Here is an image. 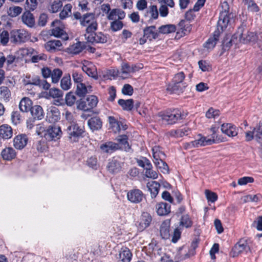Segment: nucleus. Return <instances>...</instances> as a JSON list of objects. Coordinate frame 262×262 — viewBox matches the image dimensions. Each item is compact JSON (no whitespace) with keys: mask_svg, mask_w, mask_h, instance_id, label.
<instances>
[{"mask_svg":"<svg viewBox=\"0 0 262 262\" xmlns=\"http://www.w3.org/2000/svg\"><path fill=\"white\" fill-rule=\"evenodd\" d=\"M257 38L256 34L250 32L243 27L238 28L237 32L232 37L231 42L235 43L238 42L247 43L251 41H254Z\"/></svg>","mask_w":262,"mask_h":262,"instance_id":"obj_1","label":"nucleus"},{"mask_svg":"<svg viewBox=\"0 0 262 262\" xmlns=\"http://www.w3.org/2000/svg\"><path fill=\"white\" fill-rule=\"evenodd\" d=\"M80 24L86 27V33L88 34L96 31L98 28V23L95 15L92 13L83 15L80 20Z\"/></svg>","mask_w":262,"mask_h":262,"instance_id":"obj_2","label":"nucleus"},{"mask_svg":"<svg viewBox=\"0 0 262 262\" xmlns=\"http://www.w3.org/2000/svg\"><path fill=\"white\" fill-rule=\"evenodd\" d=\"M98 102V99L96 96L90 95L85 99H80L77 102V108L83 111H91L96 107Z\"/></svg>","mask_w":262,"mask_h":262,"instance_id":"obj_3","label":"nucleus"},{"mask_svg":"<svg viewBox=\"0 0 262 262\" xmlns=\"http://www.w3.org/2000/svg\"><path fill=\"white\" fill-rule=\"evenodd\" d=\"M186 75L184 72L181 71L176 73L172 79L171 88L173 91H179L183 92L187 86L185 82Z\"/></svg>","mask_w":262,"mask_h":262,"instance_id":"obj_4","label":"nucleus"},{"mask_svg":"<svg viewBox=\"0 0 262 262\" xmlns=\"http://www.w3.org/2000/svg\"><path fill=\"white\" fill-rule=\"evenodd\" d=\"M51 25L53 27L51 29V35L65 40L68 39L69 36L65 31V26L61 20L55 19Z\"/></svg>","mask_w":262,"mask_h":262,"instance_id":"obj_5","label":"nucleus"},{"mask_svg":"<svg viewBox=\"0 0 262 262\" xmlns=\"http://www.w3.org/2000/svg\"><path fill=\"white\" fill-rule=\"evenodd\" d=\"M251 251L249 242L247 239H241L232 248L230 252V256L232 257H237L241 254Z\"/></svg>","mask_w":262,"mask_h":262,"instance_id":"obj_6","label":"nucleus"},{"mask_svg":"<svg viewBox=\"0 0 262 262\" xmlns=\"http://www.w3.org/2000/svg\"><path fill=\"white\" fill-rule=\"evenodd\" d=\"M29 34L24 29L13 30L10 32V41L14 45H20L29 38Z\"/></svg>","mask_w":262,"mask_h":262,"instance_id":"obj_7","label":"nucleus"},{"mask_svg":"<svg viewBox=\"0 0 262 262\" xmlns=\"http://www.w3.org/2000/svg\"><path fill=\"white\" fill-rule=\"evenodd\" d=\"M68 137L71 142H77L80 137L82 136L84 132V127L80 126L77 124H70L67 129Z\"/></svg>","mask_w":262,"mask_h":262,"instance_id":"obj_8","label":"nucleus"},{"mask_svg":"<svg viewBox=\"0 0 262 262\" xmlns=\"http://www.w3.org/2000/svg\"><path fill=\"white\" fill-rule=\"evenodd\" d=\"M183 114L181 111L177 109L170 112H167L161 115L162 120L168 124L176 123L178 120L182 119Z\"/></svg>","mask_w":262,"mask_h":262,"instance_id":"obj_9","label":"nucleus"},{"mask_svg":"<svg viewBox=\"0 0 262 262\" xmlns=\"http://www.w3.org/2000/svg\"><path fill=\"white\" fill-rule=\"evenodd\" d=\"M142 67H139L135 64H129L128 63H123L120 71H117V75L122 79L130 77L132 74L138 71Z\"/></svg>","mask_w":262,"mask_h":262,"instance_id":"obj_10","label":"nucleus"},{"mask_svg":"<svg viewBox=\"0 0 262 262\" xmlns=\"http://www.w3.org/2000/svg\"><path fill=\"white\" fill-rule=\"evenodd\" d=\"M224 6L225 8L224 11H222L221 12L217 22V28L219 31H223L227 28L229 22V17L228 11L229 8L226 2H224L222 4V7Z\"/></svg>","mask_w":262,"mask_h":262,"instance_id":"obj_11","label":"nucleus"},{"mask_svg":"<svg viewBox=\"0 0 262 262\" xmlns=\"http://www.w3.org/2000/svg\"><path fill=\"white\" fill-rule=\"evenodd\" d=\"M62 132L59 126H51L46 131L43 135L45 138L49 141H56L60 138Z\"/></svg>","mask_w":262,"mask_h":262,"instance_id":"obj_12","label":"nucleus"},{"mask_svg":"<svg viewBox=\"0 0 262 262\" xmlns=\"http://www.w3.org/2000/svg\"><path fill=\"white\" fill-rule=\"evenodd\" d=\"M222 140L216 138L214 139H208L206 137H201L199 139L195 140L189 143H187V146H185V147H198L201 146L211 145L213 143H219Z\"/></svg>","mask_w":262,"mask_h":262,"instance_id":"obj_13","label":"nucleus"},{"mask_svg":"<svg viewBox=\"0 0 262 262\" xmlns=\"http://www.w3.org/2000/svg\"><path fill=\"white\" fill-rule=\"evenodd\" d=\"M85 37L88 41L95 43H104L106 41V37L101 32L93 31L88 34H85Z\"/></svg>","mask_w":262,"mask_h":262,"instance_id":"obj_14","label":"nucleus"},{"mask_svg":"<svg viewBox=\"0 0 262 262\" xmlns=\"http://www.w3.org/2000/svg\"><path fill=\"white\" fill-rule=\"evenodd\" d=\"M195 254L194 249H188L187 247L180 248L175 257L176 262H180L194 255Z\"/></svg>","mask_w":262,"mask_h":262,"instance_id":"obj_15","label":"nucleus"},{"mask_svg":"<svg viewBox=\"0 0 262 262\" xmlns=\"http://www.w3.org/2000/svg\"><path fill=\"white\" fill-rule=\"evenodd\" d=\"M60 118V112L58 108L51 106L47 111L46 120L51 123L57 122Z\"/></svg>","mask_w":262,"mask_h":262,"instance_id":"obj_16","label":"nucleus"},{"mask_svg":"<svg viewBox=\"0 0 262 262\" xmlns=\"http://www.w3.org/2000/svg\"><path fill=\"white\" fill-rule=\"evenodd\" d=\"M149 247L152 248V252L158 259L160 262H173L172 260L170 259L169 257L165 254L161 248H159L158 246L155 245L153 247L152 244L149 245Z\"/></svg>","mask_w":262,"mask_h":262,"instance_id":"obj_17","label":"nucleus"},{"mask_svg":"<svg viewBox=\"0 0 262 262\" xmlns=\"http://www.w3.org/2000/svg\"><path fill=\"white\" fill-rule=\"evenodd\" d=\"M222 132L229 137H233L237 135L238 129L231 123H224L221 126Z\"/></svg>","mask_w":262,"mask_h":262,"instance_id":"obj_18","label":"nucleus"},{"mask_svg":"<svg viewBox=\"0 0 262 262\" xmlns=\"http://www.w3.org/2000/svg\"><path fill=\"white\" fill-rule=\"evenodd\" d=\"M151 220V216L148 213H142L137 226L138 229L140 231H143L149 226Z\"/></svg>","mask_w":262,"mask_h":262,"instance_id":"obj_19","label":"nucleus"},{"mask_svg":"<svg viewBox=\"0 0 262 262\" xmlns=\"http://www.w3.org/2000/svg\"><path fill=\"white\" fill-rule=\"evenodd\" d=\"M128 200L132 203H138L140 202L143 198V193L139 189H134L127 193Z\"/></svg>","mask_w":262,"mask_h":262,"instance_id":"obj_20","label":"nucleus"},{"mask_svg":"<svg viewBox=\"0 0 262 262\" xmlns=\"http://www.w3.org/2000/svg\"><path fill=\"white\" fill-rule=\"evenodd\" d=\"M28 142L26 135L21 134L16 136L13 139V145L15 148L21 149L24 148Z\"/></svg>","mask_w":262,"mask_h":262,"instance_id":"obj_21","label":"nucleus"},{"mask_svg":"<svg viewBox=\"0 0 262 262\" xmlns=\"http://www.w3.org/2000/svg\"><path fill=\"white\" fill-rule=\"evenodd\" d=\"M156 211L159 216H165L170 212V205L164 202H160L156 204Z\"/></svg>","mask_w":262,"mask_h":262,"instance_id":"obj_22","label":"nucleus"},{"mask_svg":"<svg viewBox=\"0 0 262 262\" xmlns=\"http://www.w3.org/2000/svg\"><path fill=\"white\" fill-rule=\"evenodd\" d=\"M125 16V13L120 9H112L107 16L109 20L113 21L122 20Z\"/></svg>","mask_w":262,"mask_h":262,"instance_id":"obj_23","label":"nucleus"},{"mask_svg":"<svg viewBox=\"0 0 262 262\" xmlns=\"http://www.w3.org/2000/svg\"><path fill=\"white\" fill-rule=\"evenodd\" d=\"M82 69L89 76L95 79H98L96 68L92 63L86 62V64L83 65Z\"/></svg>","mask_w":262,"mask_h":262,"instance_id":"obj_24","label":"nucleus"},{"mask_svg":"<svg viewBox=\"0 0 262 262\" xmlns=\"http://www.w3.org/2000/svg\"><path fill=\"white\" fill-rule=\"evenodd\" d=\"M143 33L146 38L149 40H151L157 38L159 33L158 32L155 26H151L145 28L143 30Z\"/></svg>","mask_w":262,"mask_h":262,"instance_id":"obj_25","label":"nucleus"},{"mask_svg":"<svg viewBox=\"0 0 262 262\" xmlns=\"http://www.w3.org/2000/svg\"><path fill=\"white\" fill-rule=\"evenodd\" d=\"M31 116L34 119L41 120L44 117V112L42 107L39 105H35L30 110Z\"/></svg>","mask_w":262,"mask_h":262,"instance_id":"obj_26","label":"nucleus"},{"mask_svg":"<svg viewBox=\"0 0 262 262\" xmlns=\"http://www.w3.org/2000/svg\"><path fill=\"white\" fill-rule=\"evenodd\" d=\"M178 26L177 34H180L181 36L187 35L191 31V25L187 21L182 20L179 23Z\"/></svg>","mask_w":262,"mask_h":262,"instance_id":"obj_27","label":"nucleus"},{"mask_svg":"<svg viewBox=\"0 0 262 262\" xmlns=\"http://www.w3.org/2000/svg\"><path fill=\"white\" fill-rule=\"evenodd\" d=\"M1 155L4 160L11 161L15 158L16 152L12 147H8L2 150Z\"/></svg>","mask_w":262,"mask_h":262,"instance_id":"obj_28","label":"nucleus"},{"mask_svg":"<svg viewBox=\"0 0 262 262\" xmlns=\"http://www.w3.org/2000/svg\"><path fill=\"white\" fill-rule=\"evenodd\" d=\"M100 148L103 152L110 153L119 149V145L117 143L110 141L101 144Z\"/></svg>","mask_w":262,"mask_h":262,"instance_id":"obj_29","label":"nucleus"},{"mask_svg":"<svg viewBox=\"0 0 262 262\" xmlns=\"http://www.w3.org/2000/svg\"><path fill=\"white\" fill-rule=\"evenodd\" d=\"M61 46L62 43L59 40H50L45 45L46 49L49 52H55L56 50H59Z\"/></svg>","mask_w":262,"mask_h":262,"instance_id":"obj_30","label":"nucleus"},{"mask_svg":"<svg viewBox=\"0 0 262 262\" xmlns=\"http://www.w3.org/2000/svg\"><path fill=\"white\" fill-rule=\"evenodd\" d=\"M32 101L28 97H24L19 102V108L23 112H28L32 107Z\"/></svg>","mask_w":262,"mask_h":262,"instance_id":"obj_31","label":"nucleus"},{"mask_svg":"<svg viewBox=\"0 0 262 262\" xmlns=\"http://www.w3.org/2000/svg\"><path fill=\"white\" fill-rule=\"evenodd\" d=\"M21 19L23 23L29 27H33L35 24L33 15L29 11H26L23 13Z\"/></svg>","mask_w":262,"mask_h":262,"instance_id":"obj_32","label":"nucleus"},{"mask_svg":"<svg viewBox=\"0 0 262 262\" xmlns=\"http://www.w3.org/2000/svg\"><path fill=\"white\" fill-rule=\"evenodd\" d=\"M132 257V254L126 247H122L119 254V259L121 262H129Z\"/></svg>","mask_w":262,"mask_h":262,"instance_id":"obj_33","label":"nucleus"},{"mask_svg":"<svg viewBox=\"0 0 262 262\" xmlns=\"http://www.w3.org/2000/svg\"><path fill=\"white\" fill-rule=\"evenodd\" d=\"M160 185L156 181H151L147 183V187L150 192L151 197L155 198L159 193Z\"/></svg>","mask_w":262,"mask_h":262,"instance_id":"obj_34","label":"nucleus"},{"mask_svg":"<svg viewBox=\"0 0 262 262\" xmlns=\"http://www.w3.org/2000/svg\"><path fill=\"white\" fill-rule=\"evenodd\" d=\"M62 7L61 0H50L48 7V11L52 13L58 12Z\"/></svg>","mask_w":262,"mask_h":262,"instance_id":"obj_35","label":"nucleus"},{"mask_svg":"<svg viewBox=\"0 0 262 262\" xmlns=\"http://www.w3.org/2000/svg\"><path fill=\"white\" fill-rule=\"evenodd\" d=\"M190 132V130L188 127L184 126L176 130H172L169 132V134L172 137L179 138L188 135Z\"/></svg>","mask_w":262,"mask_h":262,"instance_id":"obj_36","label":"nucleus"},{"mask_svg":"<svg viewBox=\"0 0 262 262\" xmlns=\"http://www.w3.org/2000/svg\"><path fill=\"white\" fill-rule=\"evenodd\" d=\"M88 124L93 131L100 129L102 127V121L98 117H92L88 120Z\"/></svg>","mask_w":262,"mask_h":262,"instance_id":"obj_37","label":"nucleus"},{"mask_svg":"<svg viewBox=\"0 0 262 262\" xmlns=\"http://www.w3.org/2000/svg\"><path fill=\"white\" fill-rule=\"evenodd\" d=\"M13 134L11 126L4 124L0 126V137L3 139H8L12 137Z\"/></svg>","mask_w":262,"mask_h":262,"instance_id":"obj_38","label":"nucleus"},{"mask_svg":"<svg viewBox=\"0 0 262 262\" xmlns=\"http://www.w3.org/2000/svg\"><path fill=\"white\" fill-rule=\"evenodd\" d=\"M170 223L168 221L163 222L160 226V234L163 239H168L170 237Z\"/></svg>","mask_w":262,"mask_h":262,"instance_id":"obj_39","label":"nucleus"},{"mask_svg":"<svg viewBox=\"0 0 262 262\" xmlns=\"http://www.w3.org/2000/svg\"><path fill=\"white\" fill-rule=\"evenodd\" d=\"M153 162L161 159H164L165 154L161 150L159 146H155L152 148Z\"/></svg>","mask_w":262,"mask_h":262,"instance_id":"obj_40","label":"nucleus"},{"mask_svg":"<svg viewBox=\"0 0 262 262\" xmlns=\"http://www.w3.org/2000/svg\"><path fill=\"white\" fill-rule=\"evenodd\" d=\"M83 49L82 43L78 42L69 47L67 49L66 51L70 54H77L81 52Z\"/></svg>","mask_w":262,"mask_h":262,"instance_id":"obj_41","label":"nucleus"},{"mask_svg":"<svg viewBox=\"0 0 262 262\" xmlns=\"http://www.w3.org/2000/svg\"><path fill=\"white\" fill-rule=\"evenodd\" d=\"M108 170L112 173H117L121 170L120 163L116 160L113 159L108 163L107 165Z\"/></svg>","mask_w":262,"mask_h":262,"instance_id":"obj_42","label":"nucleus"},{"mask_svg":"<svg viewBox=\"0 0 262 262\" xmlns=\"http://www.w3.org/2000/svg\"><path fill=\"white\" fill-rule=\"evenodd\" d=\"M118 104L123 110L130 111L134 107V100L132 99L127 100L120 99L118 100Z\"/></svg>","mask_w":262,"mask_h":262,"instance_id":"obj_43","label":"nucleus"},{"mask_svg":"<svg viewBox=\"0 0 262 262\" xmlns=\"http://www.w3.org/2000/svg\"><path fill=\"white\" fill-rule=\"evenodd\" d=\"M92 91V86L89 85L86 86L83 83H80L77 85L76 93L79 96H83L86 93H89Z\"/></svg>","mask_w":262,"mask_h":262,"instance_id":"obj_44","label":"nucleus"},{"mask_svg":"<svg viewBox=\"0 0 262 262\" xmlns=\"http://www.w3.org/2000/svg\"><path fill=\"white\" fill-rule=\"evenodd\" d=\"M164 159H161L154 162L156 167L159 169L161 172L163 173L168 174L169 172V169L168 165L164 161Z\"/></svg>","mask_w":262,"mask_h":262,"instance_id":"obj_45","label":"nucleus"},{"mask_svg":"<svg viewBox=\"0 0 262 262\" xmlns=\"http://www.w3.org/2000/svg\"><path fill=\"white\" fill-rule=\"evenodd\" d=\"M11 92L7 86H0V99L5 102L9 101L11 98Z\"/></svg>","mask_w":262,"mask_h":262,"instance_id":"obj_46","label":"nucleus"},{"mask_svg":"<svg viewBox=\"0 0 262 262\" xmlns=\"http://www.w3.org/2000/svg\"><path fill=\"white\" fill-rule=\"evenodd\" d=\"M128 138L126 135L119 136L117 138L119 142V148H121L125 151H128L130 149L128 143L127 142Z\"/></svg>","mask_w":262,"mask_h":262,"instance_id":"obj_47","label":"nucleus"},{"mask_svg":"<svg viewBox=\"0 0 262 262\" xmlns=\"http://www.w3.org/2000/svg\"><path fill=\"white\" fill-rule=\"evenodd\" d=\"M176 31V26L172 24H167L160 26L158 29L159 33L169 34Z\"/></svg>","mask_w":262,"mask_h":262,"instance_id":"obj_48","label":"nucleus"},{"mask_svg":"<svg viewBox=\"0 0 262 262\" xmlns=\"http://www.w3.org/2000/svg\"><path fill=\"white\" fill-rule=\"evenodd\" d=\"M262 196L260 194H256L254 195L248 194L242 197L241 200L244 203H246L250 202L257 203L260 200Z\"/></svg>","mask_w":262,"mask_h":262,"instance_id":"obj_49","label":"nucleus"},{"mask_svg":"<svg viewBox=\"0 0 262 262\" xmlns=\"http://www.w3.org/2000/svg\"><path fill=\"white\" fill-rule=\"evenodd\" d=\"M38 5L37 0H26L24 4V8L26 11H33L37 9Z\"/></svg>","mask_w":262,"mask_h":262,"instance_id":"obj_50","label":"nucleus"},{"mask_svg":"<svg viewBox=\"0 0 262 262\" xmlns=\"http://www.w3.org/2000/svg\"><path fill=\"white\" fill-rule=\"evenodd\" d=\"M243 3L246 5L248 11L252 12H257L259 8L253 0H243Z\"/></svg>","mask_w":262,"mask_h":262,"instance_id":"obj_51","label":"nucleus"},{"mask_svg":"<svg viewBox=\"0 0 262 262\" xmlns=\"http://www.w3.org/2000/svg\"><path fill=\"white\" fill-rule=\"evenodd\" d=\"M60 86L62 89L64 91H67L70 89L71 86V80L69 74L64 75L61 79Z\"/></svg>","mask_w":262,"mask_h":262,"instance_id":"obj_52","label":"nucleus"},{"mask_svg":"<svg viewBox=\"0 0 262 262\" xmlns=\"http://www.w3.org/2000/svg\"><path fill=\"white\" fill-rule=\"evenodd\" d=\"M62 75V71L58 69H54L52 71L50 77H51L52 82L54 83H57Z\"/></svg>","mask_w":262,"mask_h":262,"instance_id":"obj_53","label":"nucleus"},{"mask_svg":"<svg viewBox=\"0 0 262 262\" xmlns=\"http://www.w3.org/2000/svg\"><path fill=\"white\" fill-rule=\"evenodd\" d=\"M72 6L71 4L66 5L61 11L59 13V17L60 19L63 20L67 18L71 14Z\"/></svg>","mask_w":262,"mask_h":262,"instance_id":"obj_54","label":"nucleus"},{"mask_svg":"<svg viewBox=\"0 0 262 262\" xmlns=\"http://www.w3.org/2000/svg\"><path fill=\"white\" fill-rule=\"evenodd\" d=\"M24 85H38L40 84V80L38 77L31 78L30 76H26L23 79Z\"/></svg>","mask_w":262,"mask_h":262,"instance_id":"obj_55","label":"nucleus"},{"mask_svg":"<svg viewBox=\"0 0 262 262\" xmlns=\"http://www.w3.org/2000/svg\"><path fill=\"white\" fill-rule=\"evenodd\" d=\"M147 13L150 15V19L156 20L158 18L159 11L156 5L149 6Z\"/></svg>","mask_w":262,"mask_h":262,"instance_id":"obj_56","label":"nucleus"},{"mask_svg":"<svg viewBox=\"0 0 262 262\" xmlns=\"http://www.w3.org/2000/svg\"><path fill=\"white\" fill-rule=\"evenodd\" d=\"M218 37V35H214L213 37L209 38L204 44V47L208 50L212 49L216 44L219 39Z\"/></svg>","mask_w":262,"mask_h":262,"instance_id":"obj_57","label":"nucleus"},{"mask_svg":"<svg viewBox=\"0 0 262 262\" xmlns=\"http://www.w3.org/2000/svg\"><path fill=\"white\" fill-rule=\"evenodd\" d=\"M145 176L146 177L152 179H156L158 177V173L152 169L151 164H150V167L145 168Z\"/></svg>","mask_w":262,"mask_h":262,"instance_id":"obj_58","label":"nucleus"},{"mask_svg":"<svg viewBox=\"0 0 262 262\" xmlns=\"http://www.w3.org/2000/svg\"><path fill=\"white\" fill-rule=\"evenodd\" d=\"M108 119L111 127L114 132H119L121 130L119 122L113 116H109Z\"/></svg>","mask_w":262,"mask_h":262,"instance_id":"obj_59","label":"nucleus"},{"mask_svg":"<svg viewBox=\"0 0 262 262\" xmlns=\"http://www.w3.org/2000/svg\"><path fill=\"white\" fill-rule=\"evenodd\" d=\"M22 10V8L19 6H13L9 8L8 14L11 17H16L21 13Z\"/></svg>","mask_w":262,"mask_h":262,"instance_id":"obj_60","label":"nucleus"},{"mask_svg":"<svg viewBox=\"0 0 262 262\" xmlns=\"http://www.w3.org/2000/svg\"><path fill=\"white\" fill-rule=\"evenodd\" d=\"M192 225V223L189 218L188 215H183L181 219L180 225L183 226L186 228L190 227Z\"/></svg>","mask_w":262,"mask_h":262,"instance_id":"obj_61","label":"nucleus"},{"mask_svg":"<svg viewBox=\"0 0 262 262\" xmlns=\"http://www.w3.org/2000/svg\"><path fill=\"white\" fill-rule=\"evenodd\" d=\"M220 115V111L212 107L209 108L206 113V117L208 119H215Z\"/></svg>","mask_w":262,"mask_h":262,"instance_id":"obj_62","label":"nucleus"},{"mask_svg":"<svg viewBox=\"0 0 262 262\" xmlns=\"http://www.w3.org/2000/svg\"><path fill=\"white\" fill-rule=\"evenodd\" d=\"M10 39L9 34L7 31L3 30L0 32V42L4 46H6Z\"/></svg>","mask_w":262,"mask_h":262,"instance_id":"obj_63","label":"nucleus"},{"mask_svg":"<svg viewBox=\"0 0 262 262\" xmlns=\"http://www.w3.org/2000/svg\"><path fill=\"white\" fill-rule=\"evenodd\" d=\"M253 129L255 132V138L262 140V122H259Z\"/></svg>","mask_w":262,"mask_h":262,"instance_id":"obj_64","label":"nucleus"}]
</instances>
